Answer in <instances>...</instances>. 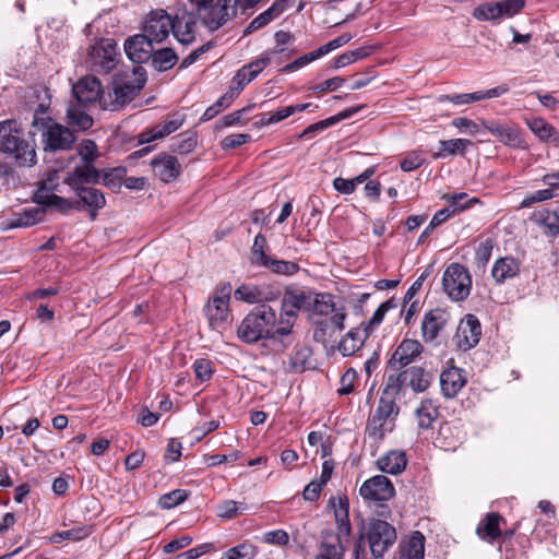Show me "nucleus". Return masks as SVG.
<instances>
[{
  "instance_id": "obj_26",
  "label": "nucleus",
  "mask_w": 559,
  "mask_h": 559,
  "mask_svg": "<svg viewBox=\"0 0 559 559\" xmlns=\"http://www.w3.org/2000/svg\"><path fill=\"white\" fill-rule=\"evenodd\" d=\"M329 506L332 508L338 530V538L348 537L350 534L349 501L345 495L331 497Z\"/></svg>"
},
{
  "instance_id": "obj_57",
  "label": "nucleus",
  "mask_w": 559,
  "mask_h": 559,
  "mask_svg": "<svg viewBox=\"0 0 559 559\" xmlns=\"http://www.w3.org/2000/svg\"><path fill=\"white\" fill-rule=\"evenodd\" d=\"M357 371L353 368L347 369L341 378L340 388L337 393L340 395L350 394L355 389V382L357 381Z\"/></svg>"
},
{
  "instance_id": "obj_15",
  "label": "nucleus",
  "mask_w": 559,
  "mask_h": 559,
  "mask_svg": "<svg viewBox=\"0 0 559 559\" xmlns=\"http://www.w3.org/2000/svg\"><path fill=\"white\" fill-rule=\"evenodd\" d=\"M481 127L503 145L522 150L527 147L519 127L514 123H503L492 119L483 120Z\"/></svg>"
},
{
  "instance_id": "obj_34",
  "label": "nucleus",
  "mask_w": 559,
  "mask_h": 559,
  "mask_svg": "<svg viewBox=\"0 0 559 559\" xmlns=\"http://www.w3.org/2000/svg\"><path fill=\"white\" fill-rule=\"evenodd\" d=\"M85 104H70L67 109V118L69 123L78 130H87L93 126L92 117L84 109Z\"/></svg>"
},
{
  "instance_id": "obj_11",
  "label": "nucleus",
  "mask_w": 559,
  "mask_h": 559,
  "mask_svg": "<svg viewBox=\"0 0 559 559\" xmlns=\"http://www.w3.org/2000/svg\"><path fill=\"white\" fill-rule=\"evenodd\" d=\"M366 534L374 558H381L394 545L397 537L395 528L382 520H371Z\"/></svg>"
},
{
  "instance_id": "obj_22",
  "label": "nucleus",
  "mask_w": 559,
  "mask_h": 559,
  "mask_svg": "<svg viewBox=\"0 0 559 559\" xmlns=\"http://www.w3.org/2000/svg\"><path fill=\"white\" fill-rule=\"evenodd\" d=\"M153 44L154 43L146 37L144 33L136 34L126 40L124 51L128 58L136 63L135 66H141V63L151 59L154 52Z\"/></svg>"
},
{
  "instance_id": "obj_20",
  "label": "nucleus",
  "mask_w": 559,
  "mask_h": 559,
  "mask_svg": "<svg viewBox=\"0 0 559 559\" xmlns=\"http://www.w3.org/2000/svg\"><path fill=\"white\" fill-rule=\"evenodd\" d=\"M76 102L92 104L98 102L104 109H108V103L102 95V84L95 76H84L72 87Z\"/></svg>"
},
{
  "instance_id": "obj_30",
  "label": "nucleus",
  "mask_w": 559,
  "mask_h": 559,
  "mask_svg": "<svg viewBox=\"0 0 559 559\" xmlns=\"http://www.w3.org/2000/svg\"><path fill=\"white\" fill-rule=\"evenodd\" d=\"M520 272V262L513 257H502L496 260L491 269V276L497 284H502L515 277Z\"/></svg>"
},
{
  "instance_id": "obj_58",
  "label": "nucleus",
  "mask_w": 559,
  "mask_h": 559,
  "mask_svg": "<svg viewBox=\"0 0 559 559\" xmlns=\"http://www.w3.org/2000/svg\"><path fill=\"white\" fill-rule=\"evenodd\" d=\"M555 197V193L552 192V189H542L537 190L531 194H527L521 202L520 207L526 209L532 206L534 203L543 202L550 200Z\"/></svg>"
},
{
  "instance_id": "obj_52",
  "label": "nucleus",
  "mask_w": 559,
  "mask_h": 559,
  "mask_svg": "<svg viewBox=\"0 0 559 559\" xmlns=\"http://www.w3.org/2000/svg\"><path fill=\"white\" fill-rule=\"evenodd\" d=\"M443 199L448 202L449 207L453 209V212L455 214L467 209L471 203L477 202V199H471L468 201H465L467 199V194L464 192L445 194Z\"/></svg>"
},
{
  "instance_id": "obj_53",
  "label": "nucleus",
  "mask_w": 559,
  "mask_h": 559,
  "mask_svg": "<svg viewBox=\"0 0 559 559\" xmlns=\"http://www.w3.org/2000/svg\"><path fill=\"white\" fill-rule=\"evenodd\" d=\"M234 295L237 300H241L247 304H255L260 300L261 297L260 290L255 286L245 284L240 285L235 290Z\"/></svg>"
},
{
  "instance_id": "obj_46",
  "label": "nucleus",
  "mask_w": 559,
  "mask_h": 559,
  "mask_svg": "<svg viewBox=\"0 0 559 559\" xmlns=\"http://www.w3.org/2000/svg\"><path fill=\"white\" fill-rule=\"evenodd\" d=\"M151 58L158 71H167L171 69L178 60L177 55L171 48L156 50L153 52Z\"/></svg>"
},
{
  "instance_id": "obj_41",
  "label": "nucleus",
  "mask_w": 559,
  "mask_h": 559,
  "mask_svg": "<svg viewBox=\"0 0 559 559\" xmlns=\"http://www.w3.org/2000/svg\"><path fill=\"white\" fill-rule=\"evenodd\" d=\"M439 145L441 151L435 154V158H441L445 155H464L466 148L472 145V142L467 139H452L441 140Z\"/></svg>"
},
{
  "instance_id": "obj_33",
  "label": "nucleus",
  "mask_w": 559,
  "mask_h": 559,
  "mask_svg": "<svg viewBox=\"0 0 559 559\" xmlns=\"http://www.w3.org/2000/svg\"><path fill=\"white\" fill-rule=\"evenodd\" d=\"M183 123V119L180 117L167 119L159 124L154 126L148 131L140 134V142H150L153 140L163 139L173 132L177 131Z\"/></svg>"
},
{
  "instance_id": "obj_21",
  "label": "nucleus",
  "mask_w": 559,
  "mask_h": 559,
  "mask_svg": "<svg viewBox=\"0 0 559 559\" xmlns=\"http://www.w3.org/2000/svg\"><path fill=\"white\" fill-rule=\"evenodd\" d=\"M423 345L417 340L405 338L395 348L389 365L394 370H401L411 365L423 353Z\"/></svg>"
},
{
  "instance_id": "obj_42",
  "label": "nucleus",
  "mask_w": 559,
  "mask_h": 559,
  "mask_svg": "<svg viewBox=\"0 0 559 559\" xmlns=\"http://www.w3.org/2000/svg\"><path fill=\"white\" fill-rule=\"evenodd\" d=\"M267 241L263 234L259 233L253 240L250 250V262L253 265L262 266L271 257L266 254Z\"/></svg>"
},
{
  "instance_id": "obj_47",
  "label": "nucleus",
  "mask_w": 559,
  "mask_h": 559,
  "mask_svg": "<svg viewBox=\"0 0 559 559\" xmlns=\"http://www.w3.org/2000/svg\"><path fill=\"white\" fill-rule=\"evenodd\" d=\"M234 102L233 93L223 94L213 105L207 107L203 112L201 120L209 121L216 117L222 110L228 108Z\"/></svg>"
},
{
  "instance_id": "obj_60",
  "label": "nucleus",
  "mask_w": 559,
  "mask_h": 559,
  "mask_svg": "<svg viewBox=\"0 0 559 559\" xmlns=\"http://www.w3.org/2000/svg\"><path fill=\"white\" fill-rule=\"evenodd\" d=\"M493 245L490 239L481 241L475 253V261L478 266H485L491 258Z\"/></svg>"
},
{
  "instance_id": "obj_2",
  "label": "nucleus",
  "mask_w": 559,
  "mask_h": 559,
  "mask_svg": "<svg viewBox=\"0 0 559 559\" xmlns=\"http://www.w3.org/2000/svg\"><path fill=\"white\" fill-rule=\"evenodd\" d=\"M99 174L93 166L76 167L72 173H69L64 179L67 183L78 195L79 201L72 202V209H80L82 203L88 207L91 218L95 219L97 212L106 204V199L103 192L94 187L85 186L98 181Z\"/></svg>"
},
{
  "instance_id": "obj_31",
  "label": "nucleus",
  "mask_w": 559,
  "mask_h": 559,
  "mask_svg": "<svg viewBox=\"0 0 559 559\" xmlns=\"http://www.w3.org/2000/svg\"><path fill=\"white\" fill-rule=\"evenodd\" d=\"M370 334L364 328H355L348 331L338 344V352L343 356L354 355L361 346Z\"/></svg>"
},
{
  "instance_id": "obj_8",
  "label": "nucleus",
  "mask_w": 559,
  "mask_h": 559,
  "mask_svg": "<svg viewBox=\"0 0 559 559\" xmlns=\"http://www.w3.org/2000/svg\"><path fill=\"white\" fill-rule=\"evenodd\" d=\"M442 286L451 300H465L472 288V277L468 270L460 263H451L443 273Z\"/></svg>"
},
{
  "instance_id": "obj_24",
  "label": "nucleus",
  "mask_w": 559,
  "mask_h": 559,
  "mask_svg": "<svg viewBox=\"0 0 559 559\" xmlns=\"http://www.w3.org/2000/svg\"><path fill=\"white\" fill-rule=\"evenodd\" d=\"M151 166L156 177L163 182H170L175 180L181 173V165L177 157L171 155L162 154L155 156Z\"/></svg>"
},
{
  "instance_id": "obj_36",
  "label": "nucleus",
  "mask_w": 559,
  "mask_h": 559,
  "mask_svg": "<svg viewBox=\"0 0 559 559\" xmlns=\"http://www.w3.org/2000/svg\"><path fill=\"white\" fill-rule=\"evenodd\" d=\"M532 218L536 224L544 227L547 235L557 236L559 234V207L555 211L542 210L535 212Z\"/></svg>"
},
{
  "instance_id": "obj_28",
  "label": "nucleus",
  "mask_w": 559,
  "mask_h": 559,
  "mask_svg": "<svg viewBox=\"0 0 559 559\" xmlns=\"http://www.w3.org/2000/svg\"><path fill=\"white\" fill-rule=\"evenodd\" d=\"M287 8V0H275L273 4L264 12L255 16L246 27L243 34L248 35L265 27L272 21L277 19Z\"/></svg>"
},
{
  "instance_id": "obj_19",
  "label": "nucleus",
  "mask_w": 559,
  "mask_h": 559,
  "mask_svg": "<svg viewBox=\"0 0 559 559\" xmlns=\"http://www.w3.org/2000/svg\"><path fill=\"white\" fill-rule=\"evenodd\" d=\"M480 335L479 320L474 314H467L459 323L453 341L461 350L466 352L478 344Z\"/></svg>"
},
{
  "instance_id": "obj_48",
  "label": "nucleus",
  "mask_w": 559,
  "mask_h": 559,
  "mask_svg": "<svg viewBox=\"0 0 559 559\" xmlns=\"http://www.w3.org/2000/svg\"><path fill=\"white\" fill-rule=\"evenodd\" d=\"M397 305L393 299H389L382 302L378 309L373 312L370 320L364 323V329L370 334L384 319L385 313L395 308Z\"/></svg>"
},
{
  "instance_id": "obj_25",
  "label": "nucleus",
  "mask_w": 559,
  "mask_h": 559,
  "mask_svg": "<svg viewBox=\"0 0 559 559\" xmlns=\"http://www.w3.org/2000/svg\"><path fill=\"white\" fill-rule=\"evenodd\" d=\"M294 36L287 31H277L274 34L275 45L273 48L264 50L269 57L276 63L289 60L295 53L294 48H289L294 44Z\"/></svg>"
},
{
  "instance_id": "obj_5",
  "label": "nucleus",
  "mask_w": 559,
  "mask_h": 559,
  "mask_svg": "<svg viewBox=\"0 0 559 559\" xmlns=\"http://www.w3.org/2000/svg\"><path fill=\"white\" fill-rule=\"evenodd\" d=\"M312 302V292L302 287L288 286L285 288L277 320L280 323V334H286L289 337L294 325L297 322L300 311L308 310Z\"/></svg>"
},
{
  "instance_id": "obj_29",
  "label": "nucleus",
  "mask_w": 559,
  "mask_h": 559,
  "mask_svg": "<svg viewBox=\"0 0 559 559\" xmlns=\"http://www.w3.org/2000/svg\"><path fill=\"white\" fill-rule=\"evenodd\" d=\"M401 557L403 559L425 558V536L419 531L412 532L400 544Z\"/></svg>"
},
{
  "instance_id": "obj_35",
  "label": "nucleus",
  "mask_w": 559,
  "mask_h": 559,
  "mask_svg": "<svg viewBox=\"0 0 559 559\" xmlns=\"http://www.w3.org/2000/svg\"><path fill=\"white\" fill-rule=\"evenodd\" d=\"M501 516L498 513H489L481 520L477 526L476 533L481 539L489 542L495 540L501 534L500 531Z\"/></svg>"
},
{
  "instance_id": "obj_61",
  "label": "nucleus",
  "mask_w": 559,
  "mask_h": 559,
  "mask_svg": "<svg viewBox=\"0 0 559 559\" xmlns=\"http://www.w3.org/2000/svg\"><path fill=\"white\" fill-rule=\"evenodd\" d=\"M425 163V157L419 152H411L401 160L403 171H412L419 168Z\"/></svg>"
},
{
  "instance_id": "obj_1",
  "label": "nucleus",
  "mask_w": 559,
  "mask_h": 559,
  "mask_svg": "<svg viewBox=\"0 0 559 559\" xmlns=\"http://www.w3.org/2000/svg\"><path fill=\"white\" fill-rule=\"evenodd\" d=\"M276 311L267 305L253 308L237 328V336L243 343L254 344L262 340L285 343L286 334H280Z\"/></svg>"
},
{
  "instance_id": "obj_64",
  "label": "nucleus",
  "mask_w": 559,
  "mask_h": 559,
  "mask_svg": "<svg viewBox=\"0 0 559 559\" xmlns=\"http://www.w3.org/2000/svg\"><path fill=\"white\" fill-rule=\"evenodd\" d=\"M251 136L247 133H236L227 135L222 141V147L224 150H231L241 146L249 142Z\"/></svg>"
},
{
  "instance_id": "obj_63",
  "label": "nucleus",
  "mask_w": 559,
  "mask_h": 559,
  "mask_svg": "<svg viewBox=\"0 0 559 559\" xmlns=\"http://www.w3.org/2000/svg\"><path fill=\"white\" fill-rule=\"evenodd\" d=\"M195 377L199 381L205 382L211 379L213 370L207 359H197L193 364Z\"/></svg>"
},
{
  "instance_id": "obj_4",
  "label": "nucleus",
  "mask_w": 559,
  "mask_h": 559,
  "mask_svg": "<svg viewBox=\"0 0 559 559\" xmlns=\"http://www.w3.org/2000/svg\"><path fill=\"white\" fill-rule=\"evenodd\" d=\"M48 106L39 104L33 117V127L41 134L45 151H64L72 146L75 138L71 130L47 115Z\"/></svg>"
},
{
  "instance_id": "obj_56",
  "label": "nucleus",
  "mask_w": 559,
  "mask_h": 559,
  "mask_svg": "<svg viewBox=\"0 0 559 559\" xmlns=\"http://www.w3.org/2000/svg\"><path fill=\"white\" fill-rule=\"evenodd\" d=\"M501 19H510L519 14L525 7V0H501Z\"/></svg>"
},
{
  "instance_id": "obj_59",
  "label": "nucleus",
  "mask_w": 559,
  "mask_h": 559,
  "mask_svg": "<svg viewBox=\"0 0 559 559\" xmlns=\"http://www.w3.org/2000/svg\"><path fill=\"white\" fill-rule=\"evenodd\" d=\"M79 155L82 157L83 162L85 163L84 166H92L91 163H93L97 156V145L92 140H84L79 145Z\"/></svg>"
},
{
  "instance_id": "obj_32",
  "label": "nucleus",
  "mask_w": 559,
  "mask_h": 559,
  "mask_svg": "<svg viewBox=\"0 0 559 559\" xmlns=\"http://www.w3.org/2000/svg\"><path fill=\"white\" fill-rule=\"evenodd\" d=\"M173 35L183 45H188L194 39L195 21L192 15L183 14L173 19Z\"/></svg>"
},
{
  "instance_id": "obj_39",
  "label": "nucleus",
  "mask_w": 559,
  "mask_h": 559,
  "mask_svg": "<svg viewBox=\"0 0 559 559\" xmlns=\"http://www.w3.org/2000/svg\"><path fill=\"white\" fill-rule=\"evenodd\" d=\"M91 533H92L91 526L79 525L71 530L55 532L50 536L49 540H50V543H53V544H58L63 540L80 542V540L86 538L87 536H90Z\"/></svg>"
},
{
  "instance_id": "obj_23",
  "label": "nucleus",
  "mask_w": 559,
  "mask_h": 559,
  "mask_svg": "<svg viewBox=\"0 0 559 559\" xmlns=\"http://www.w3.org/2000/svg\"><path fill=\"white\" fill-rule=\"evenodd\" d=\"M466 382L465 371L461 368L452 366L440 373L441 393L445 399L455 397Z\"/></svg>"
},
{
  "instance_id": "obj_10",
  "label": "nucleus",
  "mask_w": 559,
  "mask_h": 559,
  "mask_svg": "<svg viewBox=\"0 0 559 559\" xmlns=\"http://www.w3.org/2000/svg\"><path fill=\"white\" fill-rule=\"evenodd\" d=\"M57 192L62 193L63 191L60 189V176L58 171H52L40 181L39 187L34 194V200L40 205L49 207L53 206L61 212H67L72 209V202L58 195Z\"/></svg>"
},
{
  "instance_id": "obj_49",
  "label": "nucleus",
  "mask_w": 559,
  "mask_h": 559,
  "mask_svg": "<svg viewBox=\"0 0 559 559\" xmlns=\"http://www.w3.org/2000/svg\"><path fill=\"white\" fill-rule=\"evenodd\" d=\"M290 116H292V110H290L289 106H286V107L277 109L275 111H271V112L261 115L260 120L257 122V126L265 127V126H270V124H275Z\"/></svg>"
},
{
  "instance_id": "obj_13",
  "label": "nucleus",
  "mask_w": 559,
  "mask_h": 559,
  "mask_svg": "<svg viewBox=\"0 0 559 559\" xmlns=\"http://www.w3.org/2000/svg\"><path fill=\"white\" fill-rule=\"evenodd\" d=\"M118 49L114 39L105 38L88 50L91 67L99 73L110 72L117 64Z\"/></svg>"
},
{
  "instance_id": "obj_18",
  "label": "nucleus",
  "mask_w": 559,
  "mask_h": 559,
  "mask_svg": "<svg viewBox=\"0 0 559 559\" xmlns=\"http://www.w3.org/2000/svg\"><path fill=\"white\" fill-rule=\"evenodd\" d=\"M173 19L164 10L152 11L145 21L143 33L153 43L159 44L164 41L173 33Z\"/></svg>"
},
{
  "instance_id": "obj_54",
  "label": "nucleus",
  "mask_w": 559,
  "mask_h": 559,
  "mask_svg": "<svg viewBox=\"0 0 559 559\" xmlns=\"http://www.w3.org/2000/svg\"><path fill=\"white\" fill-rule=\"evenodd\" d=\"M255 556V547L243 543L227 550L226 559H252Z\"/></svg>"
},
{
  "instance_id": "obj_43",
  "label": "nucleus",
  "mask_w": 559,
  "mask_h": 559,
  "mask_svg": "<svg viewBox=\"0 0 559 559\" xmlns=\"http://www.w3.org/2000/svg\"><path fill=\"white\" fill-rule=\"evenodd\" d=\"M247 510V503L235 500H224L216 504L215 513L224 520H231Z\"/></svg>"
},
{
  "instance_id": "obj_17",
  "label": "nucleus",
  "mask_w": 559,
  "mask_h": 559,
  "mask_svg": "<svg viewBox=\"0 0 559 559\" xmlns=\"http://www.w3.org/2000/svg\"><path fill=\"white\" fill-rule=\"evenodd\" d=\"M450 321V313L442 308L430 309L421 320V336L425 343H436Z\"/></svg>"
},
{
  "instance_id": "obj_55",
  "label": "nucleus",
  "mask_w": 559,
  "mask_h": 559,
  "mask_svg": "<svg viewBox=\"0 0 559 559\" xmlns=\"http://www.w3.org/2000/svg\"><path fill=\"white\" fill-rule=\"evenodd\" d=\"M197 146V138L193 134H180L173 144V151L179 154H188Z\"/></svg>"
},
{
  "instance_id": "obj_3",
  "label": "nucleus",
  "mask_w": 559,
  "mask_h": 559,
  "mask_svg": "<svg viewBox=\"0 0 559 559\" xmlns=\"http://www.w3.org/2000/svg\"><path fill=\"white\" fill-rule=\"evenodd\" d=\"M0 153L14 158L21 166L36 163L34 140L26 139L21 123L13 119L0 121Z\"/></svg>"
},
{
  "instance_id": "obj_27",
  "label": "nucleus",
  "mask_w": 559,
  "mask_h": 559,
  "mask_svg": "<svg viewBox=\"0 0 559 559\" xmlns=\"http://www.w3.org/2000/svg\"><path fill=\"white\" fill-rule=\"evenodd\" d=\"M407 465L406 453L402 450H391L377 460V467L386 474L399 475Z\"/></svg>"
},
{
  "instance_id": "obj_38",
  "label": "nucleus",
  "mask_w": 559,
  "mask_h": 559,
  "mask_svg": "<svg viewBox=\"0 0 559 559\" xmlns=\"http://www.w3.org/2000/svg\"><path fill=\"white\" fill-rule=\"evenodd\" d=\"M530 130L543 141H556L558 134L555 129L543 118L534 117L525 120Z\"/></svg>"
},
{
  "instance_id": "obj_12",
  "label": "nucleus",
  "mask_w": 559,
  "mask_h": 559,
  "mask_svg": "<svg viewBox=\"0 0 559 559\" xmlns=\"http://www.w3.org/2000/svg\"><path fill=\"white\" fill-rule=\"evenodd\" d=\"M231 289L229 283L223 284L204 308L205 316L213 329L222 328L228 320Z\"/></svg>"
},
{
  "instance_id": "obj_16",
  "label": "nucleus",
  "mask_w": 559,
  "mask_h": 559,
  "mask_svg": "<svg viewBox=\"0 0 559 559\" xmlns=\"http://www.w3.org/2000/svg\"><path fill=\"white\" fill-rule=\"evenodd\" d=\"M314 314L330 317L329 323L335 331H342L345 328L346 313L343 308H337L334 302V296L328 293L316 294L311 302Z\"/></svg>"
},
{
  "instance_id": "obj_7",
  "label": "nucleus",
  "mask_w": 559,
  "mask_h": 559,
  "mask_svg": "<svg viewBox=\"0 0 559 559\" xmlns=\"http://www.w3.org/2000/svg\"><path fill=\"white\" fill-rule=\"evenodd\" d=\"M202 23L216 31L237 13L239 0H188Z\"/></svg>"
},
{
  "instance_id": "obj_37",
  "label": "nucleus",
  "mask_w": 559,
  "mask_h": 559,
  "mask_svg": "<svg viewBox=\"0 0 559 559\" xmlns=\"http://www.w3.org/2000/svg\"><path fill=\"white\" fill-rule=\"evenodd\" d=\"M312 350L306 345H296L288 360V369L293 372H304L309 368Z\"/></svg>"
},
{
  "instance_id": "obj_44",
  "label": "nucleus",
  "mask_w": 559,
  "mask_h": 559,
  "mask_svg": "<svg viewBox=\"0 0 559 559\" xmlns=\"http://www.w3.org/2000/svg\"><path fill=\"white\" fill-rule=\"evenodd\" d=\"M261 267L270 270L277 275L292 276L299 271V265L293 261L270 258Z\"/></svg>"
},
{
  "instance_id": "obj_6",
  "label": "nucleus",
  "mask_w": 559,
  "mask_h": 559,
  "mask_svg": "<svg viewBox=\"0 0 559 559\" xmlns=\"http://www.w3.org/2000/svg\"><path fill=\"white\" fill-rule=\"evenodd\" d=\"M145 82L146 72L142 66H133L116 73L112 80L114 99L108 104V109L117 110L130 103L144 87Z\"/></svg>"
},
{
  "instance_id": "obj_9",
  "label": "nucleus",
  "mask_w": 559,
  "mask_h": 559,
  "mask_svg": "<svg viewBox=\"0 0 559 559\" xmlns=\"http://www.w3.org/2000/svg\"><path fill=\"white\" fill-rule=\"evenodd\" d=\"M396 415L397 408L394 402L381 399L369 417L366 432L373 440H381L386 432L393 430Z\"/></svg>"
},
{
  "instance_id": "obj_40",
  "label": "nucleus",
  "mask_w": 559,
  "mask_h": 559,
  "mask_svg": "<svg viewBox=\"0 0 559 559\" xmlns=\"http://www.w3.org/2000/svg\"><path fill=\"white\" fill-rule=\"evenodd\" d=\"M438 415V408L430 400L421 401L419 407L416 409L418 426L423 429L430 428Z\"/></svg>"
},
{
  "instance_id": "obj_50",
  "label": "nucleus",
  "mask_w": 559,
  "mask_h": 559,
  "mask_svg": "<svg viewBox=\"0 0 559 559\" xmlns=\"http://www.w3.org/2000/svg\"><path fill=\"white\" fill-rule=\"evenodd\" d=\"M272 62L274 61L263 51L259 58L245 64L242 68L249 73V80H254Z\"/></svg>"
},
{
  "instance_id": "obj_51",
  "label": "nucleus",
  "mask_w": 559,
  "mask_h": 559,
  "mask_svg": "<svg viewBox=\"0 0 559 559\" xmlns=\"http://www.w3.org/2000/svg\"><path fill=\"white\" fill-rule=\"evenodd\" d=\"M188 498V492L183 489H176L159 498V506L163 509H171L183 502Z\"/></svg>"
},
{
  "instance_id": "obj_45",
  "label": "nucleus",
  "mask_w": 559,
  "mask_h": 559,
  "mask_svg": "<svg viewBox=\"0 0 559 559\" xmlns=\"http://www.w3.org/2000/svg\"><path fill=\"white\" fill-rule=\"evenodd\" d=\"M473 17L477 21H496L501 19V8L499 1L497 2H485L477 5L473 10Z\"/></svg>"
},
{
  "instance_id": "obj_14",
  "label": "nucleus",
  "mask_w": 559,
  "mask_h": 559,
  "mask_svg": "<svg viewBox=\"0 0 559 559\" xmlns=\"http://www.w3.org/2000/svg\"><path fill=\"white\" fill-rule=\"evenodd\" d=\"M359 495L367 503L381 504L394 497L395 488L386 476L376 475L361 484Z\"/></svg>"
},
{
  "instance_id": "obj_62",
  "label": "nucleus",
  "mask_w": 559,
  "mask_h": 559,
  "mask_svg": "<svg viewBox=\"0 0 559 559\" xmlns=\"http://www.w3.org/2000/svg\"><path fill=\"white\" fill-rule=\"evenodd\" d=\"M336 123V119H332L331 117L321 121H318L316 123L310 124L307 127L301 134L299 135L300 139L306 138L310 139L314 136L316 133L322 132L325 129L334 126Z\"/></svg>"
}]
</instances>
